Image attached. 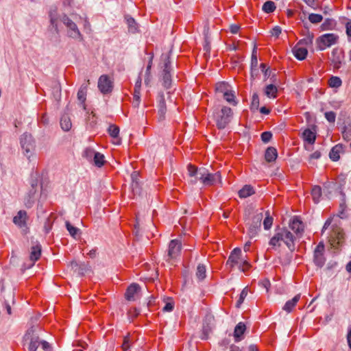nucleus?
Returning <instances> with one entry per match:
<instances>
[{
	"label": "nucleus",
	"mask_w": 351,
	"mask_h": 351,
	"mask_svg": "<svg viewBox=\"0 0 351 351\" xmlns=\"http://www.w3.org/2000/svg\"><path fill=\"white\" fill-rule=\"evenodd\" d=\"M125 19L128 26V31L132 34L138 32V24L134 18L129 15L125 16Z\"/></svg>",
	"instance_id": "30"
},
{
	"label": "nucleus",
	"mask_w": 351,
	"mask_h": 351,
	"mask_svg": "<svg viewBox=\"0 0 351 351\" xmlns=\"http://www.w3.org/2000/svg\"><path fill=\"white\" fill-rule=\"evenodd\" d=\"M132 191L134 195H138L139 197H141L143 195V189L141 188L140 183H137V182L132 183Z\"/></svg>",
	"instance_id": "49"
},
{
	"label": "nucleus",
	"mask_w": 351,
	"mask_h": 351,
	"mask_svg": "<svg viewBox=\"0 0 351 351\" xmlns=\"http://www.w3.org/2000/svg\"><path fill=\"white\" fill-rule=\"evenodd\" d=\"M300 298V294H298L291 300L287 301L284 305L282 309L287 313H290Z\"/></svg>",
	"instance_id": "31"
},
{
	"label": "nucleus",
	"mask_w": 351,
	"mask_h": 351,
	"mask_svg": "<svg viewBox=\"0 0 351 351\" xmlns=\"http://www.w3.org/2000/svg\"><path fill=\"white\" fill-rule=\"evenodd\" d=\"M207 172V169L206 168H200L198 169L197 175L195 177L194 180H191V184H194L197 182V180H199L202 182L204 180V177H205Z\"/></svg>",
	"instance_id": "45"
},
{
	"label": "nucleus",
	"mask_w": 351,
	"mask_h": 351,
	"mask_svg": "<svg viewBox=\"0 0 351 351\" xmlns=\"http://www.w3.org/2000/svg\"><path fill=\"white\" fill-rule=\"evenodd\" d=\"M289 228L296 234L300 233L304 230L302 221L298 217H294L289 222Z\"/></svg>",
	"instance_id": "25"
},
{
	"label": "nucleus",
	"mask_w": 351,
	"mask_h": 351,
	"mask_svg": "<svg viewBox=\"0 0 351 351\" xmlns=\"http://www.w3.org/2000/svg\"><path fill=\"white\" fill-rule=\"evenodd\" d=\"M308 20L311 23H319L323 20V16L319 14H310L308 15Z\"/></svg>",
	"instance_id": "54"
},
{
	"label": "nucleus",
	"mask_w": 351,
	"mask_h": 351,
	"mask_svg": "<svg viewBox=\"0 0 351 351\" xmlns=\"http://www.w3.org/2000/svg\"><path fill=\"white\" fill-rule=\"evenodd\" d=\"M305 27L306 29V32L304 33L306 38L301 39L296 45L300 47H302L303 45L308 46L313 44L314 34L309 31L308 26H305Z\"/></svg>",
	"instance_id": "27"
},
{
	"label": "nucleus",
	"mask_w": 351,
	"mask_h": 351,
	"mask_svg": "<svg viewBox=\"0 0 351 351\" xmlns=\"http://www.w3.org/2000/svg\"><path fill=\"white\" fill-rule=\"evenodd\" d=\"M208 26H205L204 27L205 45L204 46V51H205L204 55L206 57L209 56V53H210V42L208 40Z\"/></svg>",
	"instance_id": "42"
},
{
	"label": "nucleus",
	"mask_w": 351,
	"mask_h": 351,
	"mask_svg": "<svg viewBox=\"0 0 351 351\" xmlns=\"http://www.w3.org/2000/svg\"><path fill=\"white\" fill-rule=\"evenodd\" d=\"M181 249H182V243L180 240H178V239L171 240L169 244L167 261L176 258L180 255Z\"/></svg>",
	"instance_id": "14"
},
{
	"label": "nucleus",
	"mask_w": 351,
	"mask_h": 351,
	"mask_svg": "<svg viewBox=\"0 0 351 351\" xmlns=\"http://www.w3.org/2000/svg\"><path fill=\"white\" fill-rule=\"evenodd\" d=\"M247 293H248V290H247V287H245L241 292L240 293V295H239V300H237V304H236V307L237 308H239L240 306L242 304V303L243 302L245 297L247 296Z\"/></svg>",
	"instance_id": "55"
},
{
	"label": "nucleus",
	"mask_w": 351,
	"mask_h": 351,
	"mask_svg": "<svg viewBox=\"0 0 351 351\" xmlns=\"http://www.w3.org/2000/svg\"><path fill=\"white\" fill-rule=\"evenodd\" d=\"M95 151L90 148H87L84 152V156L88 158L91 159L95 154Z\"/></svg>",
	"instance_id": "64"
},
{
	"label": "nucleus",
	"mask_w": 351,
	"mask_h": 351,
	"mask_svg": "<svg viewBox=\"0 0 351 351\" xmlns=\"http://www.w3.org/2000/svg\"><path fill=\"white\" fill-rule=\"evenodd\" d=\"M276 8V4L272 1H267L266 2L264 3L262 7L263 11L265 12V13H271L274 12Z\"/></svg>",
	"instance_id": "43"
},
{
	"label": "nucleus",
	"mask_w": 351,
	"mask_h": 351,
	"mask_svg": "<svg viewBox=\"0 0 351 351\" xmlns=\"http://www.w3.org/2000/svg\"><path fill=\"white\" fill-rule=\"evenodd\" d=\"M328 239L331 245L333 247H337L344 239L343 230L337 224H333Z\"/></svg>",
	"instance_id": "8"
},
{
	"label": "nucleus",
	"mask_w": 351,
	"mask_h": 351,
	"mask_svg": "<svg viewBox=\"0 0 351 351\" xmlns=\"http://www.w3.org/2000/svg\"><path fill=\"white\" fill-rule=\"evenodd\" d=\"M141 291V287L137 283L131 284L127 289L125 293V298L128 301L135 300L134 295L138 293Z\"/></svg>",
	"instance_id": "22"
},
{
	"label": "nucleus",
	"mask_w": 351,
	"mask_h": 351,
	"mask_svg": "<svg viewBox=\"0 0 351 351\" xmlns=\"http://www.w3.org/2000/svg\"><path fill=\"white\" fill-rule=\"evenodd\" d=\"M261 140L264 143H269L272 138V133L271 132L267 131L264 132L261 134Z\"/></svg>",
	"instance_id": "59"
},
{
	"label": "nucleus",
	"mask_w": 351,
	"mask_h": 351,
	"mask_svg": "<svg viewBox=\"0 0 351 351\" xmlns=\"http://www.w3.org/2000/svg\"><path fill=\"white\" fill-rule=\"evenodd\" d=\"M242 259V252L239 247L234 248L230 253L226 262V265L230 268H233L236 265L239 264Z\"/></svg>",
	"instance_id": "16"
},
{
	"label": "nucleus",
	"mask_w": 351,
	"mask_h": 351,
	"mask_svg": "<svg viewBox=\"0 0 351 351\" xmlns=\"http://www.w3.org/2000/svg\"><path fill=\"white\" fill-rule=\"evenodd\" d=\"M341 80L337 76H332L329 80V85L332 88H338L341 86Z\"/></svg>",
	"instance_id": "52"
},
{
	"label": "nucleus",
	"mask_w": 351,
	"mask_h": 351,
	"mask_svg": "<svg viewBox=\"0 0 351 351\" xmlns=\"http://www.w3.org/2000/svg\"><path fill=\"white\" fill-rule=\"evenodd\" d=\"M265 215L266 217L263 221V227L265 230H269L273 223V217L270 215L269 211L266 212Z\"/></svg>",
	"instance_id": "48"
},
{
	"label": "nucleus",
	"mask_w": 351,
	"mask_h": 351,
	"mask_svg": "<svg viewBox=\"0 0 351 351\" xmlns=\"http://www.w3.org/2000/svg\"><path fill=\"white\" fill-rule=\"evenodd\" d=\"M343 58L344 56L342 50L338 48L333 49L330 59L335 69H339L341 67Z\"/></svg>",
	"instance_id": "17"
},
{
	"label": "nucleus",
	"mask_w": 351,
	"mask_h": 351,
	"mask_svg": "<svg viewBox=\"0 0 351 351\" xmlns=\"http://www.w3.org/2000/svg\"><path fill=\"white\" fill-rule=\"evenodd\" d=\"M40 255L41 245L38 243H36L31 247L29 259L31 261H32V263L30 266L28 267V268L34 265V263L40 258Z\"/></svg>",
	"instance_id": "23"
},
{
	"label": "nucleus",
	"mask_w": 351,
	"mask_h": 351,
	"mask_svg": "<svg viewBox=\"0 0 351 351\" xmlns=\"http://www.w3.org/2000/svg\"><path fill=\"white\" fill-rule=\"evenodd\" d=\"M246 330L245 324L243 322H239L234 328L233 336L235 342H239L242 340V335Z\"/></svg>",
	"instance_id": "24"
},
{
	"label": "nucleus",
	"mask_w": 351,
	"mask_h": 351,
	"mask_svg": "<svg viewBox=\"0 0 351 351\" xmlns=\"http://www.w3.org/2000/svg\"><path fill=\"white\" fill-rule=\"evenodd\" d=\"M70 266L79 276H84L86 274L92 271L91 267L88 263H77L73 261L70 263Z\"/></svg>",
	"instance_id": "15"
},
{
	"label": "nucleus",
	"mask_w": 351,
	"mask_h": 351,
	"mask_svg": "<svg viewBox=\"0 0 351 351\" xmlns=\"http://www.w3.org/2000/svg\"><path fill=\"white\" fill-rule=\"evenodd\" d=\"M336 25L335 21L332 19H326L320 25L321 31H327L332 29Z\"/></svg>",
	"instance_id": "40"
},
{
	"label": "nucleus",
	"mask_w": 351,
	"mask_h": 351,
	"mask_svg": "<svg viewBox=\"0 0 351 351\" xmlns=\"http://www.w3.org/2000/svg\"><path fill=\"white\" fill-rule=\"evenodd\" d=\"M98 88L103 94H108L112 92L113 82L107 75H102L98 80Z\"/></svg>",
	"instance_id": "13"
},
{
	"label": "nucleus",
	"mask_w": 351,
	"mask_h": 351,
	"mask_svg": "<svg viewBox=\"0 0 351 351\" xmlns=\"http://www.w3.org/2000/svg\"><path fill=\"white\" fill-rule=\"evenodd\" d=\"M233 112L230 108L223 106L221 110H216L213 113V117L218 129H224L231 121Z\"/></svg>",
	"instance_id": "3"
},
{
	"label": "nucleus",
	"mask_w": 351,
	"mask_h": 351,
	"mask_svg": "<svg viewBox=\"0 0 351 351\" xmlns=\"http://www.w3.org/2000/svg\"><path fill=\"white\" fill-rule=\"evenodd\" d=\"M217 182H221V176L219 171L215 173H209L207 170L205 177L202 181L204 186H211L215 184Z\"/></svg>",
	"instance_id": "20"
},
{
	"label": "nucleus",
	"mask_w": 351,
	"mask_h": 351,
	"mask_svg": "<svg viewBox=\"0 0 351 351\" xmlns=\"http://www.w3.org/2000/svg\"><path fill=\"white\" fill-rule=\"evenodd\" d=\"M324 244L322 241H321L318 243L314 250L313 261L315 264L319 267H322L326 261V259L324 256Z\"/></svg>",
	"instance_id": "12"
},
{
	"label": "nucleus",
	"mask_w": 351,
	"mask_h": 351,
	"mask_svg": "<svg viewBox=\"0 0 351 351\" xmlns=\"http://www.w3.org/2000/svg\"><path fill=\"white\" fill-rule=\"evenodd\" d=\"M325 118L330 123H335L336 114L333 111L326 112L324 114Z\"/></svg>",
	"instance_id": "60"
},
{
	"label": "nucleus",
	"mask_w": 351,
	"mask_h": 351,
	"mask_svg": "<svg viewBox=\"0 0 351 351\" xmlns=\"http://www.w3.org/2000/svg\"><path fill=\"white\" fill-rule=\"evenodd\" d=\"M166 112L167 106L165 95L162 92H159L158 95V114L160 121L165 120Z\"/></svg>",
	"instance_id": "18"
},
{
	"label": "nucleus",
	"mask_w": 351,
	"mask_h": 351,
	"mask_svg": "<svg viewBox=\"0 0 351 351\" xmlns=\"http://www.w3.org/2000/svg\"><path fill=\"white\" fill-rule=\"evenodd\" d=\"M339 36L335 34H325L319 36L316 40L318 49L324 50L326 47L335 44Z\"/></svg>",
	"instance_id": "9"
},
{
	"label": "nucleus",
	"mask_w": 351,
	"mask_h": 351,
	"mask_svg": "<svg viewBox=\"0 0 351 351\" xmlns=\"http://www.w3.org/2000/svg\"><path fill=\"white\" fill-rule=\"evenodd\" d=\"M322 194V188L318 185H315L311 190V195L314 203L317 204L319 202Z\"/></svg>",
	"instance_id": "35"
},
{
	"label": "nucleus",
	"mask_w": 351,
	"mask_h": 351,
	"mask_svg": "<svg viewBox=\"0 0 351 351\" xmlns=\"http://www.w3.org/2000/svg\"><path fill=\"white\" fill-rule=\"evenodd\" d=\"M343 183L327 182L324 184V193L328 199L332 198L333 194L339 193L345 199L346 195L343 191Z\"/></svg>",
	"instance_id": "7"
},
{
	"label": "nucleus",
	"mask_w": 351,
	"mask_h": 351,
	"mask_svg": "<svg viewBox=\"0 0 351 351\" xmlns=\"http://www.w3.org/2000/svg\"><path fill=\"white\" fill-rule=\"evenodd\" d=\"M198 169H199L197 167H196L195 166H194L191 164H189L187 166L188 173L190 177L195 178V176L197 175Z\"/></svg>",
	"instance_id": "58"
},
{
	"label": "nucleus",
	"mask_w": 351,
	"mask_h": 351,
	"mask_svg": "<svg viewBox=\"0 0 351 351\" xmlns=\"http://www.w3.org/2000/svg\"><path fill=\"white\" fill-rule=\"evenodd\" d=\"M60 20L68 28V35L69 37L78 39L80 40L82 39V35L77 28V26L67 16H62Z\"/></svg>",
	"instance_id": "11"
},
{
	"label": "nucleus",
	"mask_w": 351,
	"mask_h": 351,
	"mask_svg": "<svg viewBox=\"0 0 351 351\" xmlns=\"http://www.w3.org/2000/svg\"><path fill=\"white\" fill-rule=\"evenodd\" d=\"M240 263L241 265H239V269L242 271H245L247 268H249L250 267V264L243 257Z\"/></svg>",
	"instance_id": "62"
},
{
	"label": "nucleus",
	"mask_w": 351,
	"mask_h": 351,
	"mask_svg": "<svg viewBox=\"0 0 351 351\" xmlns=\"http://www.w3.org/2000/svg\"><path fill=\"white\" fill-rule=\"evenodd\" d=\"M216 90L219 93H223V96L225 95L226 92H228L229 90V84L227 82H219L217 84Z\"/></svg>",
	"instance_id": "50"
},
{
	"label": "nucleus",
	"mask_w": 351,
	"mask_h": 351,
	"mask_svg": "<svg viewBox=\"0 0 351 351\" xmlns=\"http://www.w3.org/2000/svg\"><path fill=\"white\" fill-rule=\"evenodd\" d=\"M224 99L230 104H232L234 106H237V101L235 100V95L232 90H228L223 95Z\"/></svg>",
	"instance_id": "46"
},
{
	"label": "nucleus",
	"mask_w": 351,
	"mask_h": 351,
	"mask_svg": "<svg viewBox=\"0 0 351 351\" xmlns=\"http://www.w3.org/2000/svg\"><path fill=\"white\" fill-rule=\"evenodd\" d=\"M87 93V85L82 84L77 92V99L83 104L84 109H86L84 102L86 101V96Z\"/></svg>",
	"instance_id": "36"
},
{
	"label": "nucleus",
	"mask_w": 351,
	"mask_h": 351,
	"mask_svg": "<svg viewBox=\"0 0 351 351\" xmlns=\"http://www.w3.org/2000/svg\"><path fill=\"white\" fill-rule=\"evenodd\" d=\"M196 276L200 280H204L206 278V267L203 264H199L197 265Z\"/></svg>",
	"instance_id": "44"
},
{
	"label": "nucleus",
	"mask_w": 351,
	"mask_h": 351,
	"mask_svg": "<svg viewBox=\"0 0 351 351\" xmlns=\"http://www.w3.org/2000/svg\"><path fill=\"white\" fill-rule=\"evenodd\" d=\"M37 189H33L31 188L27 193V197L25 198V205L27 207H31L36 199V193Z\"/></svg>",
	"instance_id": "39"
},
{
	"label": "nucleus",
	"mask_w": 351,
	"mask_h": 351,
	"mask_svg": "<svg viewBox=\"0 0 351 351\" xmlns=\"http://www.w3.org/2000/svg\"><path fill=\"white\" fill-rule=\"evenodd\" d=\"M171 53V50L169 51V54H162L161 56V59L164 62L163 65L161 66L162 69L161 81L162 86L166 89H169L171 87L172 83L171 75V66L170 60Z\"/></svg>",
	"instance_id": "4"
},
{
	"label": "nucleus",
	"mask_w": 351,
	"mask_h": 351,
	"mask_svg": "<svg viewBox=\"0 0 351 351\" xmlns=\"http://www.w3.org/2000/svg\"><path fill=\"white\" fill-rule=\"evenodd\" d=\"M278 156V152L275 147H269L267 148L265 153V158L267 162H274Z\"/></svg>",
	"instance_id": "29"
},
{
	"label": "nucleus",
	"mask_w": 351,
	"mask_h": 351,
	"mask_svg": "<svg viewBox=\"0 0 351 351\" xmlns=\"http://www.w3.org/2000/svg\"><path fill=\"white\" fill-rule=\"evenodd\" d=\"M278 92V88L276 85L274 84H269L266 86L265 88V94L268 97H272L276 98V93Z\"/></svg>",
	"instance_id": "38"
},
{
	"label": "nucleus",
	"mask_w": 351,
	"mask_h": 351,
	"mask_svg": "<svg viewBox=\"0 0 351 351\" xmlns=\"http://www.w3.org/2000/svg\"><path fill=\"white\" fill-rule=\"evenodd\" d=\"M294 236L285 228H278L276 229L275 234L271 238L269 245L276 247L280 246V241H283L291 252L295 250Z\"/></svg>",
	"instance_id": "1"
},
{
	"label": "nucleus",
	"mask_w": 351,
	"mask_h": 351,
	"mask_svg": "<svg viewBox=\"0 0 351 351\" xmlns=\"http://www.w3.org/2000/svg\"><path fill=\"white\" fill-rule=\"evenodd\" d=\"M255 193L251 185L246 184L239 191V195L241 198H246Z\"/></svg>",
	"instance_id": "32"
},
{
	"label": "nucleus",
	"mask_w": 351,
	"mask_h": 351,
	"mask_svg": "<svg viewBox=\"0 0 351 351\" xmlns=\"http://www.w3.org/2000/svg\"><path fill=\"white\" fill-rule=\"evenodd\" d=\"M141 102V92L134 91L133 96L132 105L134 108H138Z\"/></svg>",
	"instance_id": "57"
},
{
	"label": "nucleus",
	"mask_w": 351,
	"mask_h": 351,
	"mask_svg": "<svg viewBox=\"0 0 351 351\" xmlns=\"http://www.w3.org/2000/svg\"><path fill=\"white\" fill-rule=\"evenodd\" d=\"M49 17H50L51 24L55 28V30L58 32L57 22L58 20V13H57V9L56 7L51 8L50 12H49Z\"/></svg>",
	"instance_id": "37"
},
{
	"label": "nucleus",
	"mask_w": 351,
	"mask_h": 351,
	"mask_svg": "<svg viewBox=\"0 0 351 351\" xmlns=\"http://www.w3.org/2000/svg\"><path fill=\"white\" fill-rule=\"evenodd\" d=\"M342 136L346 141L351 140V123L345 125L341 131Z\"/></svg>",
	"instance_id": "47"
},
{
	"label": "nucleus",
	"mask_w": 351,
	"mask_h": 351,
	"mask_svg": "<svg viewBox=\"0 0 351 351\" xmlns=\"http://www.w3.org/2000/svg\"><path fill=\"white\" fill-rule=\"evenodd\" d=\"M316 128L315 125H312V128H306L302 133L301 137L304 142L308 143L309 145H313L316 140Z\"/></svg>",
	"instance_id": "19"
},
{
	"label": "nucleus",
	"mask_w": 351,
	"mask_h": 351,
	"mask_svg": "<svg viewBox=\"0 0 351 351\" xmlns=\"http://www.w3.org/2000/svg\"><path fill=\"white\" fill-rule=\"evenodd\" d=\"M25 341H29L28 351H36L40 345L38 335L36 333L34 326H31L24 336Z\"/></svg>",
	"instance_id": "6"
},
{
	"label": "nucleus",
	"mask_w": 351,
	"mask_h": 351,
	"mask_svg": "<svg viewBox=\"0 0 351 351\" xmlns=\"http://www.w3.org/2000/svg\"><path fill=\"white\" fill-rule=\"evenodd\" d=\"M27 213L25 210H19L17 215L14 217L13 222L21 228H27Z\"/></svg>",
	"instance_id": "21"
},
{
	"label": "nucleus",
	"mask_w": 351,
	"mask_h": 351,
	"mask_svg": "<svg viewBox=\"0 0 351 351\" xmlns=\"http://www.w3.org/2000/svg\"><path fill=\"white\" fill-rule=\"evenodd\" d=\"M282 29L279 26H275L271 31V34L273 36L278 38L281 34Z\"/></svg>",
	"instance_id": "63"
},
{
	"label": "nucleus",
	"mask_w": 351,
	"mask_h": 351,
	"mask_svg": "<svg viewBox=\"0 0 351 351\" xmlns=\"http://www.w3.org/2000/svg\"><path fill=\"white\" fill-rule=\"evenodd\" d=\"M343 145L341 144H337L335 146H334L330 153H329V158L332 161H337L340 158V153L343 152Z\"/></svg>",
	"instance_id": "28"
},
{
	"label": "nucleus",
	"mask_w": 351,
	"mask_h": 351,
	"mask_svg": "<svg viewBox=\"0 0 351 351\" xmlns=\"http://www.w3.org/2000/svg\"><path fill=\"white\" fill-rule=\"evenodd\" d=\"M94 165L96 167H101L105 163L104 156L99 152H95L93 156Z\"/></svg>",
	"instance_id": "41"
},
{
	"label": "nucleus",
	"mask_w": 351,
	"mask_h": 351,
	"mask_svg": "<svg viewBox=\"0 0 351 351\" xmlns=\"http://www.w3.org/2000/svg\"><path fill=\"white\" fill-rule=\"evenodd\" d=\"M260 67L263 73H264L265 78L266 79L269 77L271 75V71H269V68L267 67L266 64L263 63L261 64Z\"/></svg>",
	"instance_id": "61"
},
{
	"label": "nucleus",
	"mask_w": 351,
	"mask_h": 351,
	"mask_svg": "<svg viewBox=\"0 0 351 351\" xmlns=\"http://www.w3.org/2000/svg\"><path fill=\"white\" fill-rule=\"evenodd\" d=\"M108 132L111 137L118 139L117 142L115 143L117 145L121 144V141L119 138V128L115 125H110L108 128Z\"/></svg>",
	"instance_id": "34"
},
{
	"label": "nucleus",
	"mask_w": 351,
	"mask_h": 351,
	"mask_svg": "<svg viewBox=\"0 0 351 351\" xmlns=\"http://www.w3.org/2000/svg\"><path fill=\"white\" fill-rule=\"evenodd\" d=\"M214 327L215 317L210 313H208L203 321L202 334L200 338L203 340L208 339Z\"/></svg>",
	"instance_id": "10"
},
{
	"label": "nucleus",
	"mask_w": 351,
	"mask_h": 351,
	"mask_svg": "<svg viewBox=\"0 0 351 351\" xmlns=\"http://www.w3.org/2000/svg\"><path fill=\"white\" fill-rule=\"evenodd\" d=\"M292 52L294 56L299 60H303L306 58L308 50L304 47H300L298 45H295L292 49Z\"/></svg>",
	"instance_id": "26"
},
{
	"label": "nucleus",
	"mask_w": 351,
	"mask_h": 351,
	"mask_svg": "<svg viewBox=\"0 0 351 351\" xmlns=\"http://www.w3.org/2000/svg\"><path fill=\"white\" fill-rule=\"evenodd\" d=\"M259 107V98L256 93H254L252 95V102L250 105V109L252 110H256Z\"/></svg>",
	"instance_id": "53"
},
{
	"label": "nucleus",
	"mask_w": 351,
	"mask_h": 351,
	"mask_svg": "<svg viewBox=\"0 0 351 351\" xmlns=\"http://www.w3.org/2000/svg\"><path fill=\"white\" fill-rule=\"evenodd\" d=\"M251 214L250 210L245 212V221L248 227L247 234L250 239L254 238L261 230V221L263 219V213H256L250 220L249 215Z\"/></svg>",
	"instance_id": "2"
},
{
	"label": "nucleus",
	"mask_w": 351,
	"mask_h": 351,
	"mask_svg": "<svg viewBox=\"0 0 351 351\" xmlns=\"http://www.w3.org/2000/svg\"><path fill=\"white\" fill-rule=\"evenodd\" d=\"M60 126L64 131L68 132L72 127V123L70 117L67 114H64L60 119Z\"/></svg>",
	"instance_id": "33"
},
{
	"label": "nucleus",
	"mask_w": 351,
	"mask_h": 351,
	"mask_svg": "<svg viewBox=\"0 0 351 351\" xmlns=\"http://www.w3.org/2000/svg\"><path fill=\"white\" fill-rule=\"evenodd\" d=\"M20 143L23 151L24 155L30 159L34 156L35 152V141L31 134L24 133L20 138Z\"/></svg>",
	"instance_id": "5"
},
{
	"label": "nucleus",
	"mask_w": 351,
	"mask_h": 351,
	"mask_svg": "<svg viewBox=\"0 0 351 351\" xmlns=\"http://www.w3.org/2000/svg\"><path fill=\"white\" fill-rule=\"evenodd\" d=\"M65 226L70 235L72 237L75 238V235L80 232V229L73 226L69 221H66L65 222Z\"/></svg>",
	"instance_id": "51"
},
{
	"label": "nucleus",
	"mask_w": 351,
	"mask_h": 351,
	"mask_svg": "<svg viewBox=\"0 0 351 351\" xmlns=\"http://www.w3.org/2000/svg\"><path fill=\"white\" fill-rule=\"evenodd\" d=\"M53 96L57 101H60L61 99V88L60 85H56L53 88Z\"/></svg>",
	"instance_id": "56"
}]
</instances>
